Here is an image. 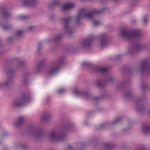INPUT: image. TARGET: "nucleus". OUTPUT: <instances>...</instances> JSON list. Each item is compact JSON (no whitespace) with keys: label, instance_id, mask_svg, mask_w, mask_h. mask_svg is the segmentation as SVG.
Returning <instances> with one entry per match:
<instances>
[{"label":"nucleus","instance_id":"obj_10","mask_svg":"<svg viewBox=\"0 0 150 150\" xmlns=\"http://www.w3.org/2000/svg\"><path fill=\"white\" fill-rule=\"evenodd\" d=\"M72 92L76 95L81 96L86 99H88L90 97V95L88 93L80 91L75 88L72 89Z\"/></svg>","mask_w":150,"mask_h":150},{"label":"nucleus","instance_id":"obj_26","mask_svg":"<svg viewBox=\"0 0 150 150\" xmlns=\"http://www.w3.org/2000/svg\"><path fill=\"white\" fill-rule=\"evenodd\" d=\"M96 84L97 86L99 87H101L103 86V84L102 83L98 81H97Z\"/></svg>","mask_w":150,"mask_h":150},{"label":"nucleus","instance_id":"obj_32","mask_svg":"<svg viewBox=\"0 0 150 150\" xmlns=\"http://www.w3.org/2000/svg\"><path fill=\"white\" fill-rule=\"evenodd\" d=\"M142 21L144 24L146 23L147 22V19L146 18V17H144Z\"/></svg>","mask_w":150,"mask_h":150},{"label":"nucleus","instance_id":"obj_11","mask_svg":"<svg viewBox=\"0 0 150 150\" xmlns=\"http://www.w3.org/2000/svg\"><path fill=\"white\" fill-rule=\"evenodd\" d=\"M22 4L25 6H34L38 2V0H21Z\"/></svg>","mask_w":150,"mask_h":150},{"label":"nucleus","instance_id":"obj_34","mask_svg":"<svg viewBox=\"0 0 150 150\" xmlns=\"http://www.w3.org/2000/svg\"><path fill=\"white\" fill-rule=\"evenodd\" d=\"M19 18L21 19H24L25 18V17L24 16L21 15L19 16Z\"/></svg>","mask_w":150,"mask_h":150},{"label":"nucleus","instance_id":"obj_4","mask_svg":"<svg viewBox=\"0 0 150 150\" xmlns=\"http://www.w3.org/2000/svg\"><path fill=\"white\" fill-rule=\"evenodd\" d=\"M64 61V59L63 57L56 61L49 68L48 74L50 75H53L57 73Z\"/></svg>","mask_w":150,"mask_h":150},{"label":"nucleus","instance_id":"obj_36","mask_svg":"<svg viewBox=\"0 0 150 150\" xmlns=\"http://www.w3.org/2000/svg\"><path fill=\"white\" fill-rule=\"evenodd\" d=\"M98 98H99L98 97H95L94 98H93V100H97Z\"/></svg>","mask_w":150,"mask_h":150},{"label":"nucleus","instance_id":"obj_8","mask_svg":"<svg viewBox=\"0 0 150 150\" xmlns=\"http://www.w3.org/2000/svg\"><path fill=\"white\" fill-rule=\"evenodd\" d=\"M138 70L142 73H150V63L146 61L143 62L140 67L138 69Z\"/></svg>","mask_w":150,"mask_h":150},{"label":"nucleus","instance_id":"obj_41","mask_svg":"<svg viewBox=\"0 0 150 150\" xmlns=\"http://www.w3.org/2000/svg\"><path fill=\"white\" fill-rule=\"evenodd\" d=\"M140 100H140H137V101H136V102H137V103H138V102H139Z\"/></svg>","mask_w":150,"mask_h":150},{"label":"nucleus","instance_id":"obj_35","mask_svg":"<svg viewBox=\"0 0 150 150\" xmlns=\"http://www.w3.org/2000/svg\"><path fill=\"white\" fill-rule=\"evenodd\" d=\"M33 28V26H30L28 28V29L30 30H32Z\"/></svg>","mask_w":150,"mask_h":150},{"label":"nucleus","instance_id":"obj_2","mask_svg":"<svg viewBox=\"0 0 150 150\" xmlns=\"http://www.w3.org/2000/svg\"><path fill=\"white\" fill-rule=\"evenodd\" d=\"M120 35L122 37L128 39H135L139 38L142 35L140 30L138 29L130 30L123 28L120 30Z\"/></svg>","mask_w":150,"mask_h":150},{"label":"nucleus","instance_id":"obj_14","mask_svg":"<svg viewBox=\"0 0 150 150\" xmlns=\"http://www.w3.org/2000/svg\"><path fill=\"white\" fill-rule=\"evenodd\" d=\"M74 5L72 3H65L63 6L62 10L64 11L69 9L74 6Z\"/></svg>","mask_w":150,"mask_h":150},{"label":"nucleus","instance_id":"obj_39","mask_svg":"<svg viewBox=\"0 0 150 150\" xmlns=\"http://www.w3.org/2000/svg\"><path fill=\"white\" fill-rule=\"evenodd\" d=\"M71 148V146H68V149H69V150Z\"/></svg>","mask_w":150,"mask_h":150},{"label":"nucleus","instance_id":"obj_40","mask_svg":"<svg viewBox=\"0 0 150 150\" xmlns=\"http://www.w3.org/2000/svg\"><path fill=\"white\" fill-rule=\"evenodd\" d=\"M144 84H143L142 85V87L143 88H144Z\"/></svg>","mask_w":150,"mask_h":150},{"label":"nucleus","instance_id":"obj_38","mask_svg":"<svg viewBox=\"0 0 150 150\" xmlns=\"http://www.w3.org/2000/svg\"><path fill=\"white\" fill-rule=\"evenodd\" d=\"M130 95V94L129 93H128L125 94V96L126 97H128V96H129Z\"/></svg>","mask_w":150,"mask_h":150},{"label":"nucleus","instance_id":"obj_9","mask_svg":"<svg viewBox=\"0 0 150 150\" xmlns=\"http://www.w3.org/2000/svg\"><path fill=\"white\" fill-rule=\"evenodd\" d=\"M100 46L101 48L105 47L108 44V37L106 34H103L100 37Z\"/></svg>","mask_w":150,"mask_h":150},{"label":"nucleus","instance_id":"obj_22","mask_svg":"<svg viewBox=\"0 0 150 150\" xmlns=\"http://www.w3.org/2000/svg\"><path fill=\"white\" fill-rule=\"evenodd\" d=\"M121 118L120 117H119L116 119L114 121L112 122V124H115L120 122L121 120Z\"/></svg>","mask_w":150,"mask_h":150},{"label":"nucleus","instance_id":"obj_7","mask_svg":"<svg viewBox=\"0 0 150 150\" xmlns=\"http://www.w3.org/2000/svg\"><path fill=\"white\" fill-rule=\"evenodd\" d=\"M145 47L146 46L145 45L137 43L134 45L132 47H129L127 53V54H131L135 52H139L140 51L144 49Z\"/></svg>","mask_w":150,"mask_h":150},{"label":"nucleus","instance_id":"obj_43","mask_svg":"<svg viewBox=\"0 0 150 150\" xmlns=\"http://www.w3.org/2000/svg\"><path fill=\"white\" fill-rule=\"evenodd\" d=\"M149 113L150 115V110H149Z\"/></svg>","mask_w":150,"mask_h":150},{"label":"nucleus","instance_id":"obj_33","mask_svg":"<svg viewBox=\"0 0 150 150\" xmlns=\"http://www.w3.org/2000/svg\"><path fill=\"white\" fill-rule=\"evenodd\" d=\"M113 80V78L112 77H110L106 80L107 81H111Z\"/></svg>","mask_w":150,"mask_h":150},{"label":"nucleus","instance_id":"obj_6","mask_svg":"<svg viewBox=\"0 0 150 150\" xmlns=\"http://www.w3.org/2000/svg\"><path fill=\"white\" fill-rule=\"evenodd\" d=\"M30 99L28 96L25 94H23L20 98L17 99L14 102L13 105L16 107L23 106L29 102Z\"/></svg>","mask_w":150,"mask_h":150},{"label":"nucleus","instance_id":"obj_27","mask_svg":"<svg viewBox=\"0 0 150 150\" xmlns=\"http://www.w3.org/2000/svg\"><path fill=\"white\" fill-rule=\"evenodd\" d=\"M65 91V90L64 88H61L59 89L58 92L60 94H62L64 93Z\"/></svg>","mask_w":150,"mask_h":150},{"label":"nucleus","instance_id":"obj_5","mask_svg":"<svg viewBox=\"0 0 150 150\" xmlns=\"http://www.w3.org/2000/svg\"><path fill=\"white\" fill-rule=\"evenodd\" d=\"M71 18V17H69L67 18H62L61 19V21L64 25L65 33L70 37L71 36L73 32L72 28L70 26Z\"/></svg>","mask_w":150,"mask_h":150},{"label":"nucleus","instance_id":"obj_16","mask_svg":"<svg viewBox=\"0 0 150 150\" xmlns=\"http://www.w3.org/2000/svg\"><path fill=\"white\" fill-rule=\"evenodd\" d=\"M0 12L1 13L2 16L4 17H7L9 15L8 10L4 8L0 9Z\"/></svg>","mask_w":150,"mask_h":150},{"label":"nucleus","instance_id":"obj_23","mask_svg":"<svg viewBox=\"0 0 150 150\" xmlns=\"http://www.w3.org/2000/svg\"><path fill=\"white\" fill-rule=\"evenodd\" d=\"M50 116V115L43 116V122H44L47 121Z\"/></svg>","mask_w":150,"mask_h":150},{"label":"nucleus","instance_id":"obj_20","mask_svg":"<svg viewBox=\"0 0 150 150\" xmlns=\"http://www.w3.org/2000/svg\"><path fill=\"white\" fill-rule=\"evenodd\" d=\"M59 2L58 1H54L52 4H50L49 5V6L50 8L55 6L57 5L58 4Z\"/></svg>","mask_w":150,"mask_h":150},{"label":"nucleus","instance_id":"obj_28","mask_svg":"<svg viewBox=\"0 0 150 150\" xmlns=\"http://www.w3.org/2000/svg\"><path fill=\"white\" fill-rule=\"evenodd\" d=\"M93 25L94 26H97L99 25L100 24V22L99 21H93Z\"/></svg>","mask_w":150,"mask_h":150},{"label":"nucleus","instance_id":"obj_31","mask_svg":"<svg viewBox=\"0 0 150 150\" xmlns=\"http://www.w3.org/2000/svg\"><path fill=\"white\" fill-rule=\"evenodd\" d=\"M10 79H8L6 81V83H4L3 85L4 86H6L7 85L8 83L10 82Z\"/></svg>","mask_w":150,"mask_h":150},{"label":"nucleus","instance_id":"obj_18","mask_svg":"<svg viewBox=\"0 0 150 150\" xmlns=\"http://www.w3.org/2000/svg\"><path fill=\"white\" fill-rule=\"evenodd\" d=\"M23 31L22 30H16L15 32V35L16 36L19 37L23 35Z\"/></svg>","mask_w":150,"mask_h":150},{"label":"nucleus","instance_id":"obj_15","mask_svg":"<svg viewBox=\"0 0 150 150\" xmlns=\"http://www.w3.org/2000/svg\"><path fill=\"white\" fill-rule=\"evenodd\" d=\"M92 42L91 39H88L84 40L81 43V45L83 47H89Z\"/></svg>","mask_w":150,"mask_h":150},{"label":"nucleus","instance_id":"obj_30","mask_svg":"<svg viewBox=\"0 0 150 150\" xmlns=\"http://www.w3.org/2000/svg\"><path fill=\"white\" fill-rule=\"evenodd\" d=\"M42 65V63H40L38 65L37 67V71H38L40 68L41 67Z\"/></svg>","mask_w":150,"mask_h":150},{"label":"nucleus","instance_id":"obj_12","mask_svg":"<svg viewBox=\"0 0 150 150\" xmlns=\"http://www.w3.org/2000/svg\"><path fill=\"white\" fill-rule=\"evenodd\" d=\"M30 130L31 133L34 134L36 137H39L43 136V133L42 130L34 128L33 127L30 128Z\"/></svg>","mask_w":150,"mask_h":150},{"label":"nucleus","instance_id":"obj_24","mask_svg":"<svg viewBox=\"0 0 150 150\" xmlns=\"http://www.w3.org/2000/svg\"><path fill=\"white\" fill-rule=\"evenodd\" d=\"M104 147L106 148H110L112 147V145L108 143H107L104 144Z\"/></svg>","mask_w":150,"mask_h":150},{"label":"nucleus","instance_id":"obj_42","mask_svg":"<svg viewBox=\"0 0 150 150\" xmlns=\"http://www.w3.org/2000/svg\"><path fill=\"white\" fill-rule=\"evenodd\" d=\"M137 111H139L140 110H139V109H137Z\"/></svg>","mask_w":150,"mask_h":150},{"label":"nucleus","instance_id":"obj_21","mask_svg":"<svg viewBox=\"0 0 150 150\" xmlns=\"http://www.w3.org/2000/svg\"><path fill=\"white\" fill-rule=\"evenodd\" d=\"M62 37V35L60 34L57 35L55 37L54 40L56 41H58L61 39Z\"/></svg>","mask_w":150,"mask_h":150},{"label":"nucleus","instance_id":"obj_25","mask_svg":"<svg viewBox=\"0 0 150 150\" xmlns=\"http://www.w3.org/2000/svg\"><path fill=\"white\" fill-rule=\"evenodd\" d=\"M1 26L2 28L4 30L8 29L10 27V26L9 25H2Z\"/></svg>","mask_w":150,"mask_h":150},{"label":"nucleus","instance_id":"obj_44","mask_svg":"<svg viewBox=\"0 0 150 150\" xmlns=\"http://www.w3.org/2000/svg\"><path fill=\"white\" fill-rule=\"evenodd\" d=\"M11 71H10V73H11Z\"/></svg>","mask_w":150,"mask_h":150},{"label":"nucleus","instance_id":"obj_29","mask_svg":"<svg viewBox=\"0 0 150 150\" xmlns=\"http://www.w3.org/2000/svg\"><path fill=\"white\" fill-rule=\"evenodd\" d=\"M90 64L89 63L87 62H83L82 63V65L83 66H88Z\"/></svg>","mask_w":150,"mask_h":150},{"label":"nucleus","instance_id":"obj_37","mask_svg":"<svg viewBox=\"0 0 150 150\" xmlns=\"http://www.w3.org/2000/svg\"><path fill=\"white\" fill-rule=\"evenodd\" d=\"M103 9H102V10H93L94 11H99L100 12L99 13H96V14H97V13H100L101 12V10H103Z\"/></svg>","mask_w":150,"mask_h":150},{"label":"nucleus","instance_id":"obj_13","mask_svg":"<svg viewBox=\"0 0 150 150\" xmlns=\"http://www.w3.org/2000/svg\"><path fill=\"white\" fill-rule=\"evenodd\" d=\"M108 67L101 68L98 67H94L93 68L94 71H99L102 73L107 74Z\"/></svg>","mask_w":150,"mask_h":150},{"label":"nucleus","instance_id":"obj_19","mask_svg":"<svg viewBox=\"0 0 150 150\" xmlns=\"http://www.w3.org/2000/svg\"><path fill=\"white\" fill-rule=\"evenodd\" d=\"M23 121V117L21 116L18 118L17 123L18 125H19L21 124Z\"/></svg>","mask_w":150,"mask_h":150},{"label":"nucleus","instance_id":"obj_17","mask_svg":"<svg viewBox=\"0 0 150 150\" xmlns=\"http://www.w3.org/2000/svg\"><path fill=\"white\" fill-rule=\"evenodd\" d=\"M143 131L144 132H147L150 131V126L145 125L142 127Z\"/></svg>","mask_w":150,"mask_h":150},{"label":"nucleus","instance_id":"obj_3","mask_svg":"<svg viewBox=\"0 0 150 150\" xmlns=\"http://www.w3.org/2000/svg\"><path fill=\"white\" fill-rule=\"evenodd\" d=\"M100 12L98 11H93L88 13L87 12L86 10L85 9H81L79 10L78 13V16L76 17V20L79 22L81 18H85L91 20L96 15V13Z\"/></svg>","mask_w":150,"mask_h":150},{"label":"nucleus","instance_id":"obj_1","mask_svg":"<svg viewBox=\"0 0 150 150\" xmlns=\"http://www.w3.org/2000/svg\"><path fill=\"white\" fill-rule=\"evenodd\" d=\"M70 127V125H67L61 129L53 130L51 132L50 135H44L52 141H62L65 138L66 130Z\"/></svg>","mask_w":150,"mask_h":150}]
</instances>
